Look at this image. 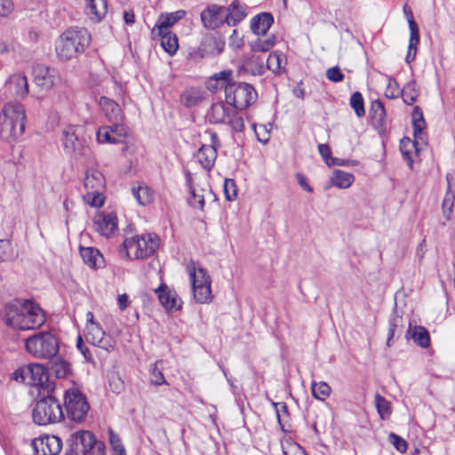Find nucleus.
<instances>
[{
	"instance_id": "f257e3e1",
	"label": "nucleus",
	"mask_w": 455,
	"mask_h": 455,
	"mask_svg": "<svg viewBox=\"0 0 455 455\" xmlns=\"http://www.w3.org/2000/svg\"><path fill=\"white\" fill-rule=\"evenodd\" d=\"M4 321L16 330H35L44 323L45 315L37 304L30 300L15 301L5 306Z\"/></svg>"
},
{
	"instance_id": "f03ea898",
	"label": "nucleus",
	"mask_w": 455,
	"mask_h": 455,
	"mask_svg": "<svg viewBox=\"0 0 455 455\" xmlns=\"http://www.w3.org/2000/svg\"><path fill=\"white\" fill-rule=\"evenodd\" d=\"M90 44V35L84 28H70L65 30L55 44L57 57L68 61L82 54Z\"/></svg>"
},
{
	"instance_id": "7ed1b4c3",
	"label": "nucleus",
	"mask_w": 455,
	"mask_h": 455,
	"mask_svg": "<svg viewBox=\"0 0 455 455\" xmlns=\"http://www.w3.org/2000/svg\"><path fill=\"white\" fill-rule=\"evenodd\" d=\"M26 114L20 103L5 104L0 114V137L11 143L15 141L25 131Z\"/></svg>"
},
{
	"instance_id": "20e7f679",
	"label": "nucleus",
	"mask_w": 455,
	"mask_h": 455,
	"mask_svg": "<svg viewBox=\"0 0 455 455\" xmlns=\"http://www.w3.org/2000/svg\"><path fill=\"white\" fill-rule=\"evenodd\" d=\"M26 351L35 358L52 360L58 355L59 341L50 331H39L25 340Z\"/></svg>"
},
{
	"instance_id": "39448f33",
	"label": "nucleus",
	"mask_w": 455,
	"mask_h": 455,
	"mask_svg": "<svg viewBox=\"0 0 455 455\" xmlns=\"http://www.w3.org/2000/svg\"><path fill=\"white\" fill-rule=\"evenodd\" d=\"M33 420L38 425L60 422L64 419V411L60 401L51 394L40 398L35 404Z\"/></svg>"
},
{
	"instance_id": "423d86ee",
	"label": "nucleus",
	"mask_w": 455,
	"mask_h": 455,
	"mask_svg": "<svg viewBox=\"0 0 455 455\" xmlns=\"http://www.w3.org/2000/svg\"><path fill=\"white\" fill-rule=\"evenodd\" d=\"M123 246L130 259H140L149 257L156 251L159 239L156 235L147 234L126 238Z\"/></svg>"
},
{
	"instance_id": "0eeeda50",
	"label": "nucleus",
	"mask_w": 455,
	"mask_h": 455,
	"mask_svg": "<svg viewBox=\"0 0 455 455\" xmlns=\"http://www.w3.org/2000/svg\"><path fill=\"white\" fill-rule=\"evenodd\" d=\"M255 89L247 83H236L232 81L226 89L227 104L234 109H244L255 102L257 99Z\"/></svg>"
},
{
	"instance_id": "6e6552de",
	"label": "nucleus",
	"mask_w": 455,
	"mask_h": 455,
	"mask_svg": "<svg viewBox=\"0 0 455 455\" xmlns=\"http://www.w3.org/2000/svg\"><path fill=\"white\" fill-rule=\"evenodd\" d=\"M211 124H228L233 131L239 132L244 128L243 119L238 113L222 101L213 103L207 112Z\"/></svg>"
},
{
	"instance_id": "1a4fd4ad",
	"label": "nucleus",
	"mask_w": 455,
	"mask_h": 455,
	"mask_svg": "<svg viewBox=\"0 0 455 455\" xmlns=\"http://www.w3.org/2000/svg\"><path fill=\"white\" fill-rule=\"evenodd\" d=\"M105 445L90 431L76 432L70 438L69 455H96L104 452Z\"/></svg>"
},
{
	"instance_id": "9d476101",
	"label": "nucleus",
	"mask_w": 455,
	"mask_h": 455,
	"mask_svg": "<svg viewBox=\"0 0 455 455\" xmlns=\"http://www.w3.org/2000/svg\"><path fill=\"white\" fill-rule=\"evenodd\" d=\"M13 379L19 382L26 383L29 386L40 387L44 388L47 393L52 392L51 383L48 382V372L43 365L39 363H29L17 369L13 372Z\"/></svg>"
},
{
	"instance_id": "9b49d317",
	"label": "nucleus",
	"mask_w": 455,
	"mask_h": 455,
	"mask_svg": "<svg viewBox=\"0 0 455 455\" xmlns=\"http://www.w3.org/2000/svg\"><path fill=\"white\" fill-rule=\"evenodd\" d=\"M64 406L67 418L75 422H82L90 409L85 395L76 388H69L65 391Z\"/></svg>"
},
{
	"instance_id": "f8f14e48",
	"label": "nucleus",
	"mask_w": 455,
	"mask_h": 455,
	"mask_svg": "<svg viewBox=\"0 0 455 455\" xmlns=\"http://www.w3.org/2000/svg\"><path fill=\"white\" fill-rule=\"evenodd\" d=\"M35 455H58L62 447L61 440L55 435H45L32 441Z\"/></svg>"
},
{
	"instance_id": "ddd939ff",
	"label": "nucleus",
	"mask_w": 455,
	"mask_h": 455,
	"mask_svg": "<svg viewBox=\"0 0 455 455\" xmlns=\"http://www.w3.org/2000/svg\"><path fill=\"white\" fill-rule=\"evenodd\" d=\"M33 76L35 84L44 91L52 89L60 80L56 69L44 65L33 68Z\"/></svg>"
},
{
	"instance_id": "4468645a",
	"label": "nucleus",
	"mask_w": 455,
	"mask_h": 455,
	"mask_svg": "<svg viewBox=\"0 0 455 455\" xmlns=\"http://www.w3.org/2000/svg\"><path fill=\"white\" fill-rule=\"evenodd\" d=\"M226 8L210 4L201 12V20L207 29H215L226 22Z\"/></svg>"
},
{
	"instance_id": "2eb2a0df",
	"label": "nucleus",
	"mask_w": 455,
	"mask_h": 455,
	"mask_svg": "<svg viewBox=\"0 0 455 455\" xmlns=\"http://www.w3.org/2000/svg\"><path fill=\"white\" fill-rule=\"evenodd\" d=\"M85 339L88 342L108 352L114 349L112 339L109 336L105 337V332L100 324H86Z\"/></svg>"
},
{
	"instance_id": "dca6fc26",
	"label": "nucleus",
	"mask_w": 455,
	"mask_h": 455,
	"mask_svg": "<svg viewBox=\"0 0 455 455\" xmlns=\"http://www.w3.org/2000/svg\"><path fill=\"white\" fill-rule=\"evenodd\" d=\"M63 145L67 150L79 156H86L90 148L84 145V141L77 135V128L75 126L67 127L63 132Z\"/></svg>"
},
{
	"instance_id": "f3484780",
	"label": "nucleus",
	"mask_w": 455,
	"mask_h": 455,
	"mask_svg": "<svg viewBox=\"0 0 455 455\" xmlns=\"http://www.w3.org/2000/svg\"><path fill=\"white\" fill-rule=\"evenodd\" d=\"M93 225L95 230L101 235L109 236L117 230V217L114 212H100L94 216Z\"/></svg>"
},
{
	"instance_id": "a211bd4d",
	"label": "nucleus",
	"mask_w": 455,
	"mask_h": 455,
	"mask_svg": "<svg viewBox=\"0 0 455 455\" xmlns=\"http://www.w3.org/2000/svg\"><path fill=\"white\" fill-rule=\"evenodd\" d=\"M155 291L158 295L161 305L166 310H178L181 307V301L176 291L171 290L164 283H162L159 287L155 289Z\"/></svg>"
},
{
	"instance_id": "6ab92c4d",
	"label": "nucleus",
	"mask_w": 455,
	"mask_h": 455,
	"mask_svg": "<svg viewBox=\"0 0 455 455\" xmlns=\"http://www.w3.org/2000/svg\"><path fill=\"white\" fill-rule=\"evenodd\" d=\"M427 138H425V143H420L419 139L418 137H414V140H411L410 138L407 137H404L403 139L401 140V153L403 155V159L407 162V164L411 170L413 167V151H415V153H419L420 150L423 149L424 147L427 146Z\"/></svg>"
},
{
	"instance_id": "aec40b11",
	"label": "nucleus",
	"mask_w": 455,
	"mask_h": 455,
	"mask_svg": "<svg viewBox=\"0 0 455 455\" xmlns=\"http://www.w3.org/2000/svg\"><path fill=\"white\" fill-rule=\"evenodd\" d=\"M99 105L108 122H123L124 114L120 106L115 100L102 96L99 100Z\"/></svg>"
},
{
	"instance_id": "412c9836",
	"label": "nucleus",
	"mask_w": 455,
	"mask_h": 455,
	"mask_svg": "<svg viewBox=\"0 0 455 455\" xmlns=\"http://www.w3.org/2000/svg\"><path fill=\"white\" fill-rule=\"evenodd\" d=\"M7 88L12 96L24 99L28 93V79L22 74H14L10 76Z\"/></svg>"
},
{
	"instance_id": "4be33fe9",
	"label": "nucleus",
	"mask_w": 455,
	"mask_h": 455,
	"mask_svg": "<svg viewBox=\"0 0 455 455\" xmlns=\"http://www.w3.org/2000/svg\"><path fill=\"white\" fill-rule=\"evenodd\" d=\"M232 76V70H222L216 73L206 82V88L212 92H216L221 89L226 91L227 87L229 86L233 81Z\"/></svg>"
},
{
	"instance_id": "5701e85b",
	"label": "nucleus",
	"mask_w": 455,
	"mask_h": 455,
	"mask_svg": "<svg viewBox=\"0 0 455 455\" xmlns=\"http://www.w3.org/2000/svg\"><path fill=\"white\" fill-rule=\"evenodd\" d=\"M186 14V12L180 10L168 14H162L159 16L155 28L152 29V34L163 33L165 30L170 31V28Z\"/></svg>"
},
{
	"instance_id": "b1692460",
	"label": "nucleus",
	"mask_w": 455,
	"mask_h": 455,
	"mask_svg": "<svg viewBox=\"0 0 455 455\" xmlns=\"http://www.w3.org/2000/svg\"><path fill=\"white\" fill-rule=\"evenodd\" d=\"M80 255L84 262L92 268H100L105 265L103 255L94 247L80 246Z\"/></svg>"
},
{
	"instance_id": "393cba45",
	"label": "nucleus",
	"mask_w": 455,
	"mask_h": 455,
	"mask_svg": "<svg viewBox=\"0 0 455 455\" xmlns=\"http://www.w3.org/2000/svg\"><path fill=\"white\" fill-rule=\"evenodd\" d=\"M273 22L274 18L270 13L262 12L251 19V28L258 36H266Z\"/></svg>"
},
{
	"instance_id": "a878e982",
	"label": "nucleus",
	"mask_w": 455,
	"mask_h": 455,
	"mask_svg": "<svg viewBox=\"0 0 455 455\" xmlns=\"http://www.w3.org/2000/svg\"><path fill=\"white\" fill-rule=\"evenodd\" d=\"M196 157L204 169L211 171L217 158V149L212 145H203L199 148Z\"/></svg>"
},
{
	"instance_id": "bb28decb",
	"label": "nucleus",
	"mask_w": 455,
	"mask_h": 455,
	"mask_svg": "<svg viewBox=\"0 0 455 455\" xmlns=\"http://www.w3.org/2000/svg\"><path fill=\"white\" fill-rule=\"evenodd\" d=\"M107 0H85V12L92 20L100 21L107 13Z\"/></svg>"
},
{
	"instance_id": "cd10ccee",
	"label": "nucleus",
	"mask_w": 455,
	"mask_h": 455,
	"mask_svg": "<svg viewBox=\"0 0 455 455\" xmlns=\"http://www.w3.org/2000/svg\"><path fill=\"white\" fill-rule=\"evenodd\" d=\"M105 180L100 172L95 169L86 171L84 179V187L87 191L102 190Z\"/></svg>"
},
{
	"instance_id": "c85d7f7f",
	"label": "nucleus",
	"mask_w": 455,
	"mask_h": 455,
	"mask_svg": "<svg viewBox=\"0 0 455 455\" xmlns=\"http://www.w3.org/2000/svg\"><path fill=\"white\" fill-rule=\"evenodd\" d=\"M451 174H447V190L442 204L443 216L447 221L451 220L455 203V192L451 190Z\"/></svg>"
},
{
	"instance_id": "c756f323",
	"label": "nucleus",
	"mask_w": 455,
	"mask_h": 455,
	"mask_svg": "<svg viewBox=\"0 0 455 455\" xmlns=\"http://www.w3.org/2000/svg\"><path fill=\"white\" fill-rule=\"evenodd\" d=\"M245 16L244 7L237 1H233L231 4L226 8V23L230 27L236 26Z\"/></svg>"
},
{
	"instance_id": "7c9ffc66",
	"label": "nucleus",
	"mask_w": 455,
	"mask_h": 455,
	"mask_svg": "<svg viewBox=\"0 0 455 455\" xmlns=\"http://www.w3.org/2000/svg\"><path fill=\"white\" fill-rule=\"evenodd\" d=\"M411 117L414 137H418L420 143H425V138H427V134L425 132L426 122L423 116V112L419 106L414 107Z\"/></svg>"
},
{
	"instance_id": "2f4dec72",
	"label": "nucleus",
	"mask_w": 455,
	"mask_h": 455,
	"mask_svg": "<svg viewBox=\"0 0 455 455\" xmlns=\"http://www.w3.org/2000/svg\"><path fill=\"white\" fill-rule=\"evenodd\" d=\"M132 196L140 205H148L154 200V192L147 185L140 183L132 188Z\"/></svg>"
},
{
	"instance_id": "473e14b6",
	"label": "nucleus",
	"mask_w": 455,
	"mask_h": 455,
	"mask_svg": "<svg viewBox=\"0 0 455 455\" xmlns=\"http://www.w3.org/2000/svg\"><path fill=\"white\" fill-rule=\"evenodd\" d=\"M407 337L413 339V341L419 347L427 348L430 345V336L427 330L422 326L410 327L407 331Z\"/></svg>"
},
{
	"instance_id": "72a5a7b5",
	"label": "nucleus",
	"mask_w": 455,
	"mask_h": 455,
	"mask_svg": "<svg viewBox=\"0 0 455 455\" xmlns=\"http://www.w3.org/2000/svg\"><path fill=\"white\" fill-rule=\"evenodd\" d=\"M243 68L252 76H261L265 71L263 60L257 55H251L244 58Z\"/></svg>"
},
{
	"instance_id": "f704fd0d",
	"label": "nucleus",
	"mask_w": 455,
	"mask_h": 455,
	"mask_svg": "<svg viewBox=\"0 0 455 455\" xmlns=\"http://www.w3.org/2000/svg\"><path fill=\"white\" fill-rule=\"evenodd\" d=\"M286 57L279 52H272L267 60V68L275 75H280L285 68Z\"/></svg>"
},
{
	"instance_id": "c9c22d12",
	"label": "nucleus",
	"mask_w": 455,
	"mask_h": 455,
	"mask_svg": "<svg viewBox=\"0 0 455 455\" xmlns=\"http://www.w3.org/2000/svg\"><path fill=\"white\" fill-rule=\"evenodd\" d=\"M155 36L161 38V45L166 52L170 55L176 53L179 48V44L178 37L175 34L165 30L163 33H156Z\"/></svg>"
},
{
	"instance_id": "e433bc0d",
	"label": "nucleus",
	"mask_w": 455,
	"mask_h": 455,
	"mask_svg": "<svg viewBox=\"0 0 455 455\" xmlns=\"http://www.w3.org/2000/svg\"><path fill=\"white\" fill-rule=\"evenodd\" d=\"M203 99V92L196 88L186 89L180 95V101L187 108L198 105Z\"/></svg>"
},
{
	"instance_id": "4c0bfd02",
	"label": "nucleus",
	"mask_w": 455,
	"mask_h": 455,
	"mask_svg": "<svg viewBox=\"0 0 455 455\" xmlns=\"http://www.w3.org/2000/svg\"><path fill=\"white\" fill-rule=\"evenodd\" d=\"M354 180L355 177L352 173L341 170H335L331 178V184L342 189L348 188L353 184Z\"/></svg>"
},
{
	"instance_id": "58836bf2",
	"label": "nucleus",
	"mask_w": 455,
	"mask_h": 455,
	"mask_svg": "<svg viewBox=\"0 0 455 455\" xmlns=\"http://www.w3.org/2000/svg\"><path fill=\"white\" fill-rule=\"evenodd\" d=\"M275 36L271 35L266 38L259 37L250 44L251 50L254 52H266L274 47Z\"/></svg>"
},
{
	"instance_id": "ea45409f",
	"label": "nucleus",
	"mask_w": 455,
	"mask_h": 455,
	"mask_svg": "<svg viewBox=\"0 0 455 455\" xmlns=\"http://www.w3.org/2000/svg\"><path fill=\"white\" fill-rule=\"evenodd\" d=\"M189 276L192 283V287L196 286H203L211 284V277L207 274V271L204 268L199 267L196 271L195 267L192 269H189Z\"/></svg>"
},
{
	"instance_id": "a19ab883",
	"label": "nucleus",
	"mask_w": 455,
	"mask_h": 455,
	"mask_svg": "<svg viewBox=\"0 0 455 455\" xmlns=\"http://www.w3.org/2000/svg\"><path fill=\"white\" fill-rule=\"evenodd\" d=\"M372 121L379 126L384 124L386 110L384 104L380 100L373 101L371 108Z\"/></svg>"
},
{
	"instance_id": "79ce46f5",
	"label": "nucleus",
	"mask_w": 455,
	"mask_h": 455,
	"mask_svg": "<svg viewBox=\"0 0 455 455\" xmlns=\"http://www.w3.org/2000/svg\"><path fill=\"white\" fill-rule=\"evenodd\" d=\"M55 361L52 363V371L59 379L66 378L71 372L70 364L57 356L54 357Z\"/></svg>"
},
{
	"instance_id": "37998d69",
	"label": "nucleus",
	"mask_w": 455,
	"mask_h": 455,
	"mask_svg": "<svg viewBox=\"0 0 455 455\" xmlns=\"http://www.w3.org/2000/svg\"><path fill=\"white\" fill-rule=\"evenodd\" d=\"M194 298L197 303H208L212 299L211 284L192 287Z\"/></svg>"
},
{
	"instance_id": "c03bdc74",
	"label": "nucleus",
	"mask_w": 455,
	"mask_h": 455,
	"mask_svg": "<svg viewBox=\"0 0 455 455\" xmlns=\"http://www.w3.org/2000/svg\"><path fill=\"white\" fill-rule=\"evenodd\" d=\"M311 391L315 398L323 401L330 395L331 387L326 382H313Z\"/></svg>"
},
{
	"instance_id": "a18cd8bd",
	"label": "nucleus",
	"mask_w": 455,
	"mask_h": 455,
	"mask_svg": "<svg viewBox=\"0 0 455 455\" xmlns=\"http://www.w3.org/2000/svg\"><path fill=\"white\" fill-rule=\"evenodd\" d=\"M83 198L87 204L92 207H101L104 204L102 190L87 191Z\"/></svg>"
},
{
	"instance_id": "49530a36",
	"label": "nucleus",
	"mask_w": 455,
	"mask_h": 455,
	"mask_svg": "<svg viewBox=\"0 0 455 455\" xmlns=\"http://www.w3.org/2000/svg\"><path fill=\"white\" fill-rule=\"evenodd\" d=\"M273 406L275 407L277 421L281 427V429L283 432H287V430L285 429V424H286L285 419L288 418L289 414H288V407H287L286 403H283V402H281V403L274 402Z\"/></svg>"
},
{
	"instance_id": "de8ad7c7",
	"label": "nucleus",
	"mask_w": 455,
	"mask_h": 455,
	"mask_svg": "<svg viewBox=\"0 0 455 455\" xmlns=\"http://www.w3.org/2000/svg\"><path fill=\"white\" fill-rule=\"evenodd\" d=\"M409 28L410 42L408 46L410 49L415 50L417 49V46L419 44V31L417 23L413 20L412 12H410Z\"/></svg>"
},
{
	"instance_id": "09e8293b",
	"label": "nucleus",
	"mask_w": 455,
	"mask_h": 455,
	"mask_svg": "<svg viewBox=\"0 0 455 455\" xmlns=\"http://www.w3.org/2000/svg\"><path fill=\"white\" fill-rule=\"evenodd\" d=\"M402 97L407 105H412L418 97V92L415 89V82L411 81L404 85L402 90Z\"/></svg>"
},
{
	"instance_id": "8fccbe9b",
	"label": "nucleus",
	"mask_w": 455,
	"mask_h": 455,
	"mask_svg": "<svg viewBox=\"0 0 455 455\" xmlns=\"http://www.w3.org/2000/svg\"><path fill=\"white\" fill-rule=\"evenodd\" d=\"M374 402L378 412L382 419L387 418L391 414L390 403L387 401L382 395L377 393L374 395Z\"/></svg>"
},
{
	"instance_id": "3c124183",
	"label": "nucleus",
	"mask_w": 455,
	"mask_h": 455,
	"mask_svg": "<svg viewBox=\"0 0 455 455\" xmlns=\"http://www.w3.org/2000/svg\"><path fill=\"white\" fill-rule=\"evenodd\" d=\"M97 140L100 143H111L117 144L120 140L111 133V129L108 126H102L99 128L97 132Z\"/></svg>"
},
{
	"instance_id": "603ef678",
	"label": "nucleus",
	"mask_w": 455,
	"mask_h": 455,
	"mask_svg": "<svg viewBox=\"0 0 455 455\" xmlns=\"http://www.w3.org/2000/svg\"><path fill=\"white\" fill-rule=\"evenodd\" d=\"M350 106L355 110L358 117H362L365 114L363 99L359 92H355L351 95Z\"/></svg>"
},
{
	"instance_id": "864d4df0",
	"label": "nucleus",
	"mask_w": 455,
	"mask_h": 455,
	"mask_svg": "<svg viewBox=\"0 0 455 455\" xmlns=\"http://www.w3.org/2000/svg\"><path fill=\"white\" fill-rule=\"evenodd\" d=\"M109 443L115 455H126L125 450L122 444L121 439L118 435L115 434L113 430H109Z\"/></svg>"
},
{
	"instance_id": "5fc2aeb1",
	"label": "nucleus",
	"mask_w": 455,
	"mask_h": 455,
	"mask_svg": "<svg viewBox=\"0 0 455 455\" xmlns=\"http://www.w3.org/2000/svg\"><path fill=\"white\" fill-rule=\"evenodd\" d=\"M150 382L155 386L165 384V379L158 368V362L155 363L150 368Z\"/></svg>"
},
{
	"instance_id": "6e6d98bb",
	"label": "nucleus",
	"mask_w": 455,
	"mask_h": 455,
	"mask_svg": "<svg viewBox=\"0 0 455 455\" xmlns=\"http://www.w3.org/2000/svg\"><path fill=\"white\" fill-rule=\"evenodd\" d=\"M402 323V317L394 315L390 317L389 323H388V336H387V346H390V341L394 338L396 330L401 326Z\"/></svg>"
},
{
	"instance_id": "4d7b16f0",
	"label": "nucleus",
	"mask_w": 455,
	"mask_h": 455,
	"mask_svg": "<svg viewBox=\"0 0 455 455\" xmlns=\"http://www.w3.org/2000/svg\"><path fill=\"white\" fill-rule=\"evenodd\" d=\"M224 193L228 201H233L236 198L237 188L234 180L226 179L224 181Z\"/></svg>"
},
{
	"instance_id": "13d9d810",
	"label": "nucleus",
	"mask_w": 455,
	"mask_h": 455,
	"mask_svg": "<svg viewBox=\"0 0 455 455\" xmlns=\"http://www.w3.org/2000/svg\"><path fill=\"white\" fill-rule=\"evenodd\" d=\"M188 204L198 209H203L204 206V196L200 193L196 192L195 188H190V197L188 198Z\"/></svg>"
},
{
	"instance_id": "bf43d9fd",
	"label": "nucleus",
	"mask_w": 455,
	"mask_h": 455,
	"mask_svg": "<svg viewBox=\"0 0 455 455\" xmlns=\"http://www.w3.org/2000/svg\"><path fill=\"white\" fill-rule=\"evenodd\" d=\"M112 124L108 125V128L111 129V133L113 136H116L117 139L122 140L126 137L127 128L122 124V122H110Z\"/></svg>"
},
{
	"instance_id": "052dcab7",
	"label": "nucleus",
	"mask_w": 455,
	"mask_h": 455,
	"mask_svg": "<svg viewBox=\"0 0 455 455\" xmlns=\"http://www.w3.org/2000/svg\"><path fill=\"white\" fill-rule=\"evenodd\" d=\"M389 440L398 451L405 452L407 451V443L402 437L394 433H391L389 435Z\"/></svg>"
},
{
	"instance_id": "680f3d73",
	"label": "nucleus",
	"mask_w": 455,
	"mask_h": 455,
	"mask_svg": "<svg viewBox=\"0 0 455 455\" xmlns=\"http://www.w3.org/2000/svg\"><path fill=\"white\" fill-rule=\"evenodd\" d=\"M326 77L334 83H339L343 81L344 75L339 67H332L326 70Z\"/></svg>"
},
{
	"instance_id": "e2e57ef3",
	"label": "nucleus",
	"mask_w": 455,
	"mask_h": 455,
	"mask_svg": "<svg viewBox=\"0 0 455 455\" xmlns=\"http://www.w3.org/2000/svg\"><path fill=\"white\" fill-rule=\"evenodd\" d=\"M14 9L12 0H0V16H8Z\"/></svg>"
},
{
	"instance_id": "0e129e2a",
	"label": "nucleus",
	"mask_w": 455,
	"mask_h": 455,
	"mask_svg": "<svg viewBox=\"0 0 455 455\" xmlns=\"http://www.w3.org/2000/svg\"><path fill=\"white\" fill-rule=\"evenodd\" d=\"M76 347L82 353L87 362H92V355L89 348L84 343L81 336H78L77 338Z\"/></svg>"
},
{
	"instance_id": "69168bd1",
	"label": "nucleus",
	"mask_w": 455,
	"mask_h": 455,
	"mask_svg": "<svg viewBox=\"0 0 455 455\" xmlns=\"http://www.w3.org/2000/svg\"><path fill=\"white\" fill-rule=\"evenodd\" d=\"M318 150L327 165L331 166V148L327 144H319Z\"/></svg>"
},
{
	"instance_id": "338daca9",
	"label": "nucleus",
	"mask_w": 455,
	"mask_h": 455,
	"mask_svg": "<svg viewBox=\"0 0 455 455\" xmlns=\"http://www.w3.org/2000/svg\"><path fill=\"white\" fill-rule=\"evenodd\" d=\"M10 249V243L7 240H0V262L6 260L9 256L7 251Z\"/></svg>"
},
{
	"instance_id": "774afa93",
	"label": "nucleus",
	"mask_w": 455,
	"mask_h": 455,
	"mask_svg": "<svg viewBox=\"0 0 455 455\" xmlns=\"http://www.w3.org/2000/svg\"><path fill=\"white\" fill-rule=\"evenodd\" d=\"M296 178L299 186L306 191L312 193L314 191L313 188L308 184L307 178L301 174L297 173Z\"/></svg>"
}]
</instances>
